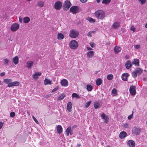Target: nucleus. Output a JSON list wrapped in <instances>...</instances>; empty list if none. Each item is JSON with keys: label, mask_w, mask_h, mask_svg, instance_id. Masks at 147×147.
Masks as SVG:
<instances>
[{"label": "nucleus", "mask_w": 147, "mask_h": 147, "mask_svg": "<svg viewBox=\"0 0 147 147\" xmlns=\"http://www.w3.org/2000/svg\"><path fill=\"white\" fill-rule=\"evenodd\" d=\"M3 82L6 84H8L7 86L9 87L15 86H18L20 84V83L18 82H12V80L10 79H5Z\"/></svg>", "instance_id": "f257e3e1"}, {"label": "nucleus", "mask_w": 147, "mask_h": 147, "mask_svg": "<svg viewBox=\"0 0 147 147\" xmlns=\"http://www.w3.org/2000/svg\"><path fill=\"white\" fill-rule=\"evenodd\" d=\"M95 17L98 19H103L105 17V13L102 10H99L96 11L94 13Z\"/></svg>", "instance_id": "f03ea898"}, {"label": "nucleus", "mask_w": 147, "mask_h": 147, "mask_svg": "<svg viewBox=\"0 0 147 147\" xmlns=\"http://www.w3.org/2000/svg\"><path fill=\"white\" fill-rule=\"evenodd\" d=\"M79 35V32L77 30L73 29L71 30L69 32V35L72 38L77 37Z\"/></svg>", "instance_id": "7ed1b4c3"}, {"label": "nucleus", "mask_w": 147, "mask_h": 147, "mask_svg": "<svg viewBox=\"0 0 147 147\" xmlns=\"http://www.w3.org/2000/svg\"><path fill=\"white\" fill-rule=\"evenodd\" d=\"M78 42L75 40L71 41L69 43L70 48L73 49H76L78 47Z\"/></svg>", "instance_id": "20e7f679"}, {"label": "nucleus", "mask_w": 147, "mask_h": 147, "mask_svg": "<svg viewBox=\"0 0 147 147\" xmlns=\"http://www.w3.org/2000/svg\"><path fill=\"white\" fill-rule=\"evenodd\" d=\"M70 11L73 14H76L80 11L79 7L77 6L71 7L70 9Z\"/></svg>", "instance_id": "39448f33"}, {"label": "nucleus", "mask_w": 147, "mask_h": 147, "mask_svg": "<svg viewBox=\"0 0 147 147\" xmlns=\"http://www.w3.org/2000/svg\"><path fill=\"white\" fill-rule=\"evenodd\" d=\"M71 5V4L69 1H66L64 3L63 6V8L65 10H68Z\"/></svg>", "instance_id": "423d86ee"}, {"label": "nucleus", "mask_w": 147, "mask_h": 147, "mask_svg": "<svg viewBox=\"0 0 147 147\" xmlns=\"http://www.w3.org/2000/svg\"><path fill=\"white\" fill-rule=\"evenodd\" d=\"M62 7V3L60 1H57L55 2L54 5V7L57 10H59Z\"/></svg>", "instance_id": "0eeeda50"}, {"label": "nucleus", "mask_w": 147, "mask_h": 147, "mask_svg": "<svg viewBox=\"0 0 147 147\" xmlns=\"http://www.w3.org/2000/svg\"><path fill=\"white\" fill-rule=\"evenodd\" d=\"M19 25L17 23H14L11 27V30L13 32H15L18 29Z\"/></svg>", "instance_id": "6e6552de"}, {"label": "nucleus", "mask_w": 147, "mask_h": 147, "mask_svg": "<svg viewBox=\"0 0 147 147\" xmlns=\"http://www.w3.org/2000/svg\"><path fill=\"white\" fill-rule=\"evenodd\" d=\"M141 132L140 129L136 127H134L132 131L133 134L136 135H139Z\"/></svg>", "instance_id": "1a4fd4ad"}, {"label": "nucleus", "mask_w": 147, "mask_h": 147, "mask_svg": "<svg viewBox=\"0 0 147 147\" xmlns=\"http://www.w3.org/2000/svg\"><path fill=\"white\" fill-rule=\"evenodd\" d=\"M136 87L134 86H131L130 87L129 90L130 93L132 95H135L136 93Z\"/></svg>", "instance_id": "9d476101"}, {"label": "nucleus", "mask_w": 147, "mask_h": 147, "mask_svg": "<svg viewBox=\"0 0 147 147\" xmlns=\"http://www.w3.org/2000/svg\"><path fill=\"white\" fill-rule=\"evenodd\" d=\"M129 76V74L127 73H125L122 75L121 78L123 81H127V77Z\"/></svg>", "instance_id": "9b49d317"}, {"label": "nucleus", "mask_w": 147, "mask_h": 147, "mask_svg": "<svg viewBox=\"0 0 147 147\" xmlns=\"http://www.w3.org/2000/svg\"><path fill=\"white\" fill-rule=\"evenodd\" d=\"M127 144L130 147H134L135 145L134 142L132 140H129L127 142Z\"/></svg>", "instance_id": "f8f14e48"}, {"label": "nucleus", "mask_w": 147, "mask_h": 147, "mask_svg": "<svg viewBox=\"0 0 147 147\" xmlns=\"http://www.w3.org/2000/svg\"><path fill=\"white\" fill-rule=\"evenodd\" d=\"M101 117L102 118L104 119L105 120V122L106 123H107L109 119L108 117L106 116L105 114L102 113L101 115Z\"/></svg>", "instance_id": "ddd939ff"}, {"label": "nucleus", "mask_w": 147, "mask_h": 147, "mask_svg": "<svg viewBox=\"0 0 147 147\" xmlns=\"http://www.w3.org/2000/svg\"><path fill=\"white\" fill-rule=\"evenodd\" d=\"M132 64L131 63L130 61L128 60L126 61V63L125 64V66L126 68L128 69L131 67Z\"/></svg>", "instance_id": "4468645a"}, {"label": "nucleus", "mask_w": 147, "mask_h": 147, "mask_svg": "<svg viewBox=\"0 0 147 147\" xmlns=\"http://www.w3.org/2000/svg\"><path fill=\"white\" fill-rule=\"evenodd\" d=\"M61 83L62 86H66L68 85V82L66 79H63L61 81Z\"/></svg>", "instance_id": "2eb2a0df"}, {"label": "nucleus", "mask_w": 147, "mask_h": 147, "mask_svg": "<svg viewBox=\"0 0 147 147\" xmlns=\"http://www.w3.org/2000/svg\"><path fill=\"white\" fill-rule=\"evenodd\" d=\"M44 5V2L42 1H39L37 2L36 6L40 7H42Z\"/></svg>", "instance_id": "dca6fc26"}, {"label": "nucleus", "mask_w": 147, "mask_h": 147, "mask_svg": "<svg viewBox=\"0 0 147 147\" xmlns=\"http://www.w3.org/2000/svg\"><path fill=\"white\" fill-rule=\"evenodd\" d=\"M127 136V133L124 131H122L121 132L119 135V137L121 139L124 138Z\"/></svg>", "instance_id": "f3484780"}, {"label": "nucleus", "mask_w": 147, "mask_h": 147, "mask_svg": "<svg viewBox=\"0 0 147 147\" xmlns=\"http://www.w3.org/2000/svg\"><path fill=\"white\" fill-rule=\"evenodd\" d=\"M72 104L71 102H69L67 103V109L69 112H70L71 111Z\"/></svg>", "instance_id": "a211bd4d"}, {"label": "nucleus", "mask_w": 147, "mask_h": 147, "mask_svg": "<svg viewBox=\"0 0 147 147\" xmlns=\"http://www.w3.org/2000/svg\"><path fill=\"white\" fill-rule=\"evenodd\" d=\"M139 60L138 59H134L132 62V64L135 66H138L139 65Z\"/></svg>", "instance_id": "6ab92c4d"}, {"label": "nucleus", "mask_w": 147, "mask_h": 147, "mask_svg": "<svg viewBox=\"0 0 147 147\" xmlns=\"http://www.w3.org/2000/svg\"><path fill=\"white\" fill-rule=\"evenodd\" d=\"M121 49L118 46H116L114 49V52L115 53H118L121 51Z\"/></svg>", "instance_id": "aec40b11"}, {"label": "nucleus", "mask_w": 147, "mask_h": 147, "mask_svg": "<svg viewBox=\"0 0 147 147\" xmlns=\"http://www.w3.org/2000/svg\"><path fill=\"white\" fill-rule=\"evenodd\" d=\"M120 25V22H115L112 26V28L114 29L119 27Z\"/></svg>", "instance_id": "412c9836"}, {"label": "nucleus", "mask_w": 147, "mask_h": 147, "mask_svg": "<svg viewBox=\"0 0 147 147\" xmlns=\"http://www.w3.org/2000/svg\"><path fill=\"white\" fill-rule=\"evenodd\" d=\"M41 74L39 72H35V74L32 76V77L34 79H36L38 78V77L41 76Z\"/></svg>", "instance_id": "4be33fe9"}, {"label": "nucleus", "mask_w": 147, "mask_h": 147, "mask_svg": "<svg viewBox=\"0 0 147 147\" xmlns=\"http://www.w3.org/2000/svg\"><path fill=\"white\" fill-rule=\"evenodd\" d=\"M44 84L45 85L47 84L51 85L52 84V82L49 79L45 78L44 82Z\"/></svg>", "instance_id": "5701e85b"}, {"label": "nucleus", "mask_w": 147, "mask_h": 147, "mask_svg": "<svg viewBox=\"0 0 147 147\" xmlns=\"http://www.w3.org/2000/svg\"><path fill=\"white\" fill-rule=\"evenodd\" d=\"M58 133L59 134H61L63 131V128L61 125H58L57 126V128Z\"/></svg>", "instance_id": "b1692460"}, {"label": "nucleus", "mask_w": 147, "mask_h": 147, "mask_svg": "<svg viewBox=\"0 0 147 147\" xmlns=\"http://www.w3.org/2000/svg\"><path fill=\"white\" fill-rule=\"evenodd\" d=\"M13 62L15 65L17 64L19 62V58L18 56L14 57L13 59Z\"/></svg>", "instance_id": "393cba45"}, {"label": "nucleus", "mask_w": 147, "mask_h": 147, "mask_svg": "<svg viewBox=\"0 0 147 147\" xmlns=\"http://www.w3.org/2000/svg\"><path fill=\"white\" fill-rule=\"evenodd\" d=\"M137 75H139L142 73L143 71V70L140 68H138L135 70Z\"/></svg>", "instance_id": "a878e982"}, {"label": "nucleus", "mask_w": 147, "mask_h": 147, "mask_svg": "<svg viewBox=\"0 0 147 147\" xmlns=\"http://www.w3.org/2000/svg\"><path fill=\"white\" fill-rule=\"evenodd\" d=\"M27 67L29 69L31 68L33 64V62L32 61H29L27 62Z\"/></svg>", "instance_id": "bb28decb"}, {"label": "nucleus", "mask_w": 147, "mask_h": 147, "mask_svg": "<svg viewBox=\"0 0 147 147\" xmlns=\"http://www.w3.org/2000/svg\"><path fill=\"white\" fill-rule=\"evenodd\" d=\"M30 21V18L28 17H25L23 18V22L25 23H28Z\"/></svg>", "instance_id": "cd10ccee"}, {"label": "nucleus", "mask_w": 147, "mask_h": 147, "mask_svg": "<svg viewBox=\"0 0 147 147\" xmlns=\"http://www.w3.org/2000/svg\"><path fill=\"white\" fill-rule=\"evenodd\" d=\"M102 82V80L100 78H98L97 79L96 81V84L97 86L100 85Z\"/></svg>", "instance_id": "c85d7f7f"}, {"label": "nucleus", "mask_w": 147, "mask_h": 147, "mask_svg": "<svg viewBox=\"0 0 147 147\" xmlns=\"http://www.w3.org/2000/svg\"><path fill=\"white\" fill-rule=\"evenodd\" d=\"M64 38L63 35L61 33H59L57 34V38L58 39H63Z\"/></svg>", "instance_id": "c756f323"}, {"label": "nucleus", "mask_w": 147, "mask_h": 147, "mask_svg": "<svg viewBox=\"0 0 147 147\" xmlns=\"http://www.w3.org/2000/svg\"><path fill=\"white\" fill-rule=\"evenodd\" d=\"M94 53L93 51H88L87 54V56L89 57H91L94 55Z\"/></svg>", "instance_id": "7c9ffc66"}, {"label": "nucleus", "mask_w": 147, "mask_h": 147, "mask_svg": "<svg viewBox=\"0 0 147 147\" xmlns=\"http://www.w3.org/2000/svg\"><path fill=\"white\" fill-rule=\"evenodd\" d=\"M94 107L95 109H98L100 106V103L97 101H96L94 102Z\"/></svg>", "instance_id": "2f4dec72"}, {"label": "nucleus", "mask_w": 147, "mask_h": 147, "mask_svg": "<svg viewBox=\"0 0 147 147\" xmlns=\"http://www.w3.org/2000/svg\"><path fill=\"white\" fill-rule=\"evenodd\" d=\"M65 95L64 94L62 93L58 97V99L59 100H63L65 97Z\"/></svg>", "instance_id": "473e14b6"}, {"label": "nucleus", "mask_w": 147, "mask_h": 147, "mask_svg": "<svg viewBox=\"0 0 147 147\" xmlns=\"http://www.w3.org/2000/svg\"><path fill=\"white\" fill-rule=\"evenodd\" d=\"M71 129V127L70 126H69L67 127V129L65 131V133L67 136H68L69 135L70 131V129Z\"/></svg>", "instance_id": "72a5a7b5"}, {"label": "nucleus", "mask_w": 147, "mask_h": 147, "mask_svg": "<svg viewBox=\"0 0 147 147\" xmlns=\"http://www.w3.org/2000/svg\"><path fill=\"white\" fill-rule=\"evenodd\" d=\"M113 78V75L111 74H109L107 75V79L109 80H112Z\"/></svg>", "instance_id": "f704fd0d"}, {"label": "nucleus", "mask_w": 147, "mask_h": 147, "mask_svg": "<svg viewBox=\"0 0 147 147\" xmlns=\"http://www.w3.org/2000/svg\"><path fill=\"white\" fill-rule=\"evenodd\" d=\"M72 96L73 98L76 97L78 98H80V96L78 94L76 93H73L72 94Z\"/></svg>", "instance_id": "c9c22d12"}, {"label": "nucleus", "mask_w": 147, "mask_h": 147, "mask_svg": "<svg viewBox=\"0 0 147 147\" xmlns=\"http://www.w3.org/2000/svg\"><path fill=\"white\" fill-rule=\"evenodd\" d=\"M86 89L88 91H91L92 89V86L90 85H88L87 86Z\"/></svg>", "instance_id": "e433bc0d"}, {"label": "nucleus", "mask_w": 147, "mask_h": 147, "mask_svg": "<svg viewBox=\"0 0 147 147\" xmlns=\"http://www.w3.org/2000/svg\"><path fill=\"white\" fill-rule=\"evenodd\" d=\"M111 0H103L102 3L105 4H109L111 2Z\"/></svg>", "instance_id": "4c0bfd02"}, {"label": "nucleus", "mask_w": 147, "mask_h": 147, "mask_svg": "<svg viewBox=\"0 0 147 147\" xmlns=\"http://www.w3.org/2000/svg\"><path fill=\"white\" fill-rule=\"evenodd\" d=\"M92 101L91 100H90L88 102H87L85 104V107L86 108H87L91 104Z\"/></svg>", "instance_id": "58836bf2"}, {"label": "nucleus", "mask_w": 147, "mask_h": 147, "mask_svg": "<svg viewBox=\"0 0 147 147\" xmlns=\"http://www.w3.org/2000/svg\"><path fill=\"white\" fill-rule=\"evenodd\" d=\"M3 61H4V64L6 65H7L9 63V59L7 58L5 59H4Z\"/></svg>", "instance_id": "ea45409f"}, {"label": "nucleus", "mask_w": 147, "mask_h": 147, "mask_svg": "<svg viewBox=\"0 0 147 147\" xmlns=\"http://www.w3.org/2000/svg\"><path fill=\"white\" fill-rule=\"evenodd\" d=\"M132 76L134 78H135L137 77V74L135 71H133L132 73Z\"/></svg>", "instance_id": "a19ab883"}, {"label": "nucleus", "mask_w": 147, "mask_h": 147, "mask_svg": "<svg viewBox=\"0 0 147 147\" xmlns=\"http://www.w3.org/2000/svg\"><path fill=\"white\" fill-rule=\"evenodd\" d=\"M138 1L141 5H143L145 3L146 0H138Z\"/></svg>", "instance_id": "79ce46f5"}, {"label": "nucleus", "mask_w": 147, "mask_h": 147, "mask_svg": "<svg viewBox=\"0 0 147 147\" xmlns=\"http://www.w3.org/2000/svg\"><path fill=\"white\" fill-rule=\"evenodd\" d=\"M117 91L116 89L113 88L112 91V93L113 94H115L117 93Z\"/></svg>", "instance_id": "37998d69"}, {"label": "nucleus", "mask_w": 147, "mask_h": 147, "mask_svg": "<svg viewBox=\"0 0 147 147\" xmlns=\"http://www.w3.org/2000/svg\"><path fill=\"white\" fill-rule=\"evenodd\" d=\"M133 111L132 112V113L128 117V119L129 120H130L133 117Z\"/></svg>", "instance_id": "c03bdc74"}, {"label": "nucleus", "mask_w": 147, "mask_h": 147, "mask_svg": "<svg viewBox=\"0 0 147 147\" xmlns=\"http://www.w3.org/2000/svg\"><path fill=\"white\" fill-rule=\"evenodd\" d=\"M87 20L89 21V22H94V20L91 18H88Z\"/></svg>", "instance_id": "a18cd8bd"}, {"label": "nucleus", "mask_w": 147, "mask_h": 147, "mask_svg": "<svg viewBox=\"0 0 147 147\" xmlns=\"http://www.w3.org/2000/svg\"><path fill=\"white\" fill-rule=\"evenodd\" d=\"M15 115V113L13 112H11L10 113V116L11 117H14Z\"/></svg>", "instance_id": "49530a36"}, {"label": "nucleus", "mask_w": 147, "mask_h": 147, "mask_svg": "<svg viewBox=\"0 0 147 147\" xmlns=\"http://www.w3.org/2000/svg\"><path fill=\"white\" fill-rule=\"evenodd\" d=\"M130 29L131 30L133 31L134 32L135 31L136 28L134 26H131L130 27Z\"/></svg>", "instance_id": "de8ad7c7"}, {"label": "nucleus", "mask_w": 147, "mask_h": 147, "mask_svg": "<svg viewBox=\"0 0 147 147\" xmlns=\"http://www.w3.org/2000/svg\"><path fill=\"white\" fill-rule=\"evenodd\" d=\"M58 89V87L57 86L53 90L52 92H54L57 91Z\"/></svg>", "instance_id": "09e8293b"}, {"label": "nucleus", "mask_w": 147, "mask_h": 147, "mask_svg": "<svg viewBox=\"0 0 147 147\" xmlns=\"http://www.w3.org/2000/svg\"><path fill=\"white\" fill-rule=\"evenodd\" d=\"M32 117L33 119H34V120L35 121V122L38 124V120H37V119L35 118V117L34 116H32Z\"/></svg>", "instance_id": "8fccbe9b"}, {"label": "nucleus", "mask_w": 147, "mask_h": 147, "mask_svg": "<svg viewBox=\"0 0 147 147\" xmlns=\"http://www.w3.org/2000/svg\"><path fill=\"white\" fill-rule=\"evenodd\" d=\"M90 45L91 47L92 48L94 47L95 46V44L93 42H90Z\"/></svg>", "instance_id": "3c124183"}, {"label": "nucleus", "mask_w": 147, "mask_h": 147, "mask_svg": "<svg viewBox=\"0 0 147 147\" xmlns=\"http://www.w3.org/2000/svg\"><path fill=\"white\" fill-rule=\"evenodd\" d=\"M123 127L125 128H127L129 127L128 124L127 123H125L123 124Z\"/></svg>", "instance_id": "603ef678"}, {"label": "nucleus", "mask_w": 147, "mask_h": 147, "mask_svg": "<svg viewBox=\"0 0 147 147\" xmlns=\"http://www.w3.org/2000/svg\"><path fill=\"white\" fill-rule=\"evenodd\" d=\"M3 124V122H0V129L2 128Z\"/></svg>", "instance_id": "864d4df0"}, {"label": "nucleus", "mask_w": 147, "mask_h": 147, "mask_svg": "<svg viewBox=\"0 0 147 147\" xmlns=\"http://www.w3.org/2000/svg\"><path fill=\"white\" fill-rule=\"evenodd\" d=\"M73 129H72V128H71V129L70 131V133L69 134L70 135H72L73 134Z\"/></svg>", "instance_id": "5fc2aeb1"}, {"label": "nucleus", "mask_w": 147, "mask_h": 147, "mask_svg": "<svg viewBox=\"0 0 147 147\" xmlns=\"http://www.w3.org/2000/svg\"><path fill=\"white\" fill-rule=\"evenodd\" d=\"M23 19L22 18H21L20 16L19 18V21L20 22L22 23V22Z\"/></svg>", "instance_id": "6e6d98bb"}, {"label": "nucleus", "mask_w": 147, "mask_h": 147, "mask_svg": "<svg viewBox=\"0 0 147 147\" xmlns=\"http://www.w3.org/2000/svg\"><path fill=\"white\" fill-rule=\"evenodd\" d=\"M87 0H80V2L82 3H85L87 1Z\"/></svg>", "instance_id": "4d7b16f0"}, {"label": "nucleus", "mask_w": 147, "mask_h": 147, "mask_svg": "<svg viewBox=\"0 0 147 147\" xmlns=\"http://www.w3.org/2000/svg\"><path fill=\"white\" fill-rule=\"evenodd\" d=\"M0 75L1 76H3L5 75V73L4 72H2L0 74Z\"/></svg>", "instance_id": "13d9d810"}, {"label": "nucleus", "mask_w": 147, "mask_h": 147, "mask_svg": "<svg viewBox=\"0 0 147 147\" xmlns=\"http://www.w3.org/2000/svg\"><path fill=\"white\" fill-rule=\"evenodd\" d=\"M135 48L136 49H138L140 47V46L139 45H136L135 46Z\"/></svg>", "instance_id": "bf43d9fd"}, {"label": "nucleus", "mask_w": 147, "mask_h": 147, "mask_svg": "<svg viewBox=\"0 0 147 147\" xmlns=\"http://www.w3.org/2000/svg\"><path fill=\"white\" fill-rule=\"evenodd\" d=\"M87 35L88 36L91 37L92 35H91V33L90 32H88V33L87 34Z\"/></svg>", "instance_id": "052dcab7"}, {"label": "nucleus", "mask_w": 147, "mask_h": 147, "mask_svg": "<svg viewBox=\"0 0 147 147\" xmlns=\"http://www.w3.org/2000/svg\"><path fill=\"white\" fill-rule=\"evenodd\" d=\"M87 49L88 50H92V48L90 47H87Z\"/></svg>", "instance_id": "680f3d73"}, {"label": "nucleus", "mask_w": 147, "mask_h": 147, "mask_svg": "<svg viewBox=\"0 0 147 147\" xmlns=\"http://www.w3.org/2000/svg\"><path fill=\"white\" fill-rule=\"evenodd\" d=\"M76 127H77V126L76 125H74L72 127V129H73V128H74Z\"/></svg>", "instance_id": "e2e57ef3"}, {"label": "nucleus", "mask_w": 147, "mask_h": 147, "mask_svg": "<svg viewBox=\"0 0 147 147\" xmlns=\"http://www.w3.org/2000/svg\"><path fill=\"white\" fill-rule=\"evenodd\" d=\"M100 0H96L97 2L98 3L100 2Z\"/></svg>", "instance_id": "0e129e2a"}, {"label": "nucleus", "mask_w": 147, "mask_h": 147, "mask_svg": "<svg viewBox=\"0 0 147 147\" xmlns=\"http://www.w3.org/2000/svg\"><path fill=\"white\" fill-rule=\"evenodd\" d=\"M145 27L146 28H147V23L145 25Z\"/></svg>", "instance_id": "69168bd1"}, {"label": "nucleus", "mask_w": 147, "mask_h": 147, "mask_svg": "<svg viewBox=\"0 0 147 147\" xmlns=\"http://www.w3.org/2000/svg\"><path fill=\"white\" fill-rule=\"evenodd\" d=\"M143 80H144V81H145L146 80V78H143Z\"/></svg>", "instance_id": "338daca9"}, {"label": "nucleus", "mask_w": 147, "mask_h": 147, "mask_svg": "<svg viewBox=\"0 0 147 147\" xmlns=\"http://www.w3.org/2000/svg\"><path fill=\"white\" fill-rule=\"evenodd\" d=\"M106 147H110V146L109 145H108Z\"/></svg>", "instance_id": "774afa93"}]
</instances>
